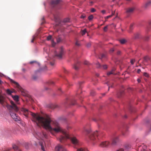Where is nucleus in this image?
<instances>
[{"label":"nucleus","instance_id":"1","mask_svg":"<svg viewBox=\"0 0 151 151\" xmlns=\"http://www.w3.org/2000/svg\"><path fill=\"white\" fill-rule=\"evenodd\" d=\"M21 110L26 117H27L29 115H31L32 121L36 123L37 125H40L48 130L52 134H54V132H62L63 135L60 136V142H63L64 140L70 138L68 133L60 127L56 121H52L48 115L45 114L43 116H40L38 114L29 111L27 109L23 108H22Z\"/></svg>","mask_w":151,"mask_h":151},{"label":"nucleus","instance_id":"2","mask_svg":"<svg viewBox=\"0 0 151 151\" xmlns=\"http://www.w3.org/2000/svg\"><path fill=\"white\" fill-rule=\"evenodd\" d=\"M10 103L11 105L8 106H7L10 115L15 121H19L20 118L19 117L17 116L16 114L13 112V110L16 112L18 111H19V109L18 107L13 101H11Z\"/></svg>","mask_w":151,"mask_h":151},{"label":"nucleus","instance_id":"3","mask_svg":"<svg viewBox=\"0 0 151 151\" xmlns=\"http://www.w3.org/2000/svg\"><path fill=\"white\" fill-rule=\"evenodd\" d=\"M35 137L37 139H41L43 137L47 138V135L46 133L42 132V133L37 132L34 134Z\"/></svg>","mask_w":151,"mask_h":151},{"label":"nucleus","instance_id":"4","mask_svg":"<svg viewBox=\"0 0 151 151\" xmlns=\"http://www.w3.org/2000/svg\"><path fill=\"white\" fill-rule=\"evenodd\" d=\"M99 146L102 147H109L111 146V143L109 141L102 142L99 144Z\"/></svg>","mask_w":151,"mask_h":151},{"label":"nucleus","instance_id":"5","mask_svg":"<svg viewBox=\"0 0 151 151\" xmlns=\"http://www.w3.org/2000/svg\"><path fill=\"white\" fill-rule=\"evenodd\" d=\"M71 140L72 143L75 146L74 147L77 148L79 144L78 140L75 137H71Z\"/></svg>","mask_w":151,"mask_h":151},{"label":"nucleus","instance_id":"6","mask_svg":"<svg viewBox=\"0 0 151 151\" xmlns=\"http://www.w3.org/2000/svg\"><path fill=\"white\" fill-rule=\"evenodd\" d=\"M10 80L12 83L14 84L15 86L18 88L19 91H20L22 93L23 92V90L19 85V84L12 79H10Z\"/></svg>","mask_w":151,"mask_h":151},{"label":"nucleus","instance_id":"7","mask_svg":"<svg viewBox=\"0 0 151 151\" xmlns=\"http://www.w3.org/2000/svg\"><path fill=\"white\" fill-rule=\"evenodd\" d=\"M98 131H96L95 132L91 133V135L89 136V138L91 140H93L96 139L98 137Z\"/></svg>","mask_w":151,"mask_h":151},{"label":"nucleus","instance_id":"8","mask_svg":"<svg viewBox=\"0 0 151 151\" xmlns=\"http://www.w3.org/2000/svg\"><path fill=\"white\" fill-rule=\"evenodd\" d=\"M135 9V8L134 6L128 8L126 9V13L128 15H129L132 14Z\"/></svg>","mask_w":151,"mask_h":151},{"label":"nucleus","instance_id":"9","mask_svg":"<svg viewBox=\"0 0 151 151\" xmlns=\"http://www.w3.org/2000/svg\"><path fill=\"white\" fill-rule=\"evenodd\" d=\"M64 53V50L63 47H61L60 52L58 54H56L55 56H56L59 59H61L62 58V56Z\"/></svg>","mask_w":151,"mask_h":151},{"label":"nucleus","instance_id":"10","mask_svg":"<svg viewBox=\"0 0 151 151\" xmlns=\"http://www.w3.org/2000/svg\"><path fill=\"white\" fill-rule=\"evenodd\" d=\"M55 151H66L64 147L60 145H58L55 148Z\"/></svg>","mask_w":151,"mask_h":151},{"label":"nucleus","instance_id":"11","mask_svg":"<svg viewBox=\"0 0 151 151\" xmlns=\"http://www.w3.org/2000/svg\"><path fill=\"white\" fill-rule=\"evenodd\" d=\"M138 150H140L141 151H150L147 148V146L144 145L139 146Z\"/></svg>","mask_w":151,"mask_h":151},{"label":"nucleus","instance_id":"12","mask_svg":"<svg viewBox=\"0 0 151 151\" xmlns=\"http://www.w3.org/2000/svg\"><path fill=\"white\" fill-rule=\"evenodd\" d=\"M118 139L117 137H114L112 140V142L111 143V145H115L118 141Z\"/></svg>","mask_w":151,"mask_h":151},{"label":"nucleus","instance_id":"13","mask_svg":"<svg viewBox=\"0 0 151 151\" xmlns=\"http://www.w3.org/2000/svg\"><path fill=\"white\" fill-rule=\"evenodd\" d=\"M60 0H55L52 1L51 2V4L52 6L54 7L59 3Z\"/></svg>","mask_w":151,"mask_h":151},{"label":"nucleus","instance_id":"14","mask_svg":"<svg viewBox=\"0 0 151 151\" xmlns=\"http://www.w3.org/2000/svg\"><path fill=\"white\" fill-rule=\"evenodd\" d=\"M151 5V1L149 0L146 2L143 5V7L145 8H147Z\"/></svg>","mask_w":151,"mask_h":151},{"label":"nucleus","instance_id":"15","mask_svg":"<svg viewBox=\"0 0 151 151\" xmlns=\"http://www.w3.org/2000/svg\"><path fill=\"white\" fill-rule=\"evenodd\" d=\"M4 98L0 95V103H1L3 106H4Z\"/></svg>","mask_w":151,"mask_h":151},{"label":"nucleus","instance_id":"16","mask_svg":"<svg viewBox=\"0 0 151 151\" xmlns=\"http://www.w3.org/2000/svg\"><path fill=\"white\" fill-rule=\"evenodd\" d=\"M12 147L15 151H21V150L16 145H13Z\"/></svg>","mask_w":151,"mask_h":151},{"label":"nucleus","instance_id":"17","mask_svg":"<svg viewBox=\"0 0 151 151\" xmlns=\"http://www.w3.org/2000/svg\"><path fill=\"white\" fill-rule=\"evenodd\" d=\"M79 63H77L75 64L73 66V68L75 70H77L79 68Z\"/></svg>","mask_w":151,"mask_h":151},{"label":"nucleus","instance_id":"18","mask_svg":"<svg viewBox=\"0 0 151 151\" xmlns=\"http://www.w3.org/2000/svg\"><path fill=\"white\" fill-rule=\"evenodd\" d=\"M14 100L17 102L19 101V97L17 95L14 96H12Z\"/></svg>","mask_w":151,"mask_h":151},{"label":"nucleus","instance_id":"19","mask_svg":"<svg viewBox=\"0 0 151 151\" xmlns=\"http://www.w3.org/2000/svg\"><path fill=\"white\" fill-rule=\"evenodd\" d=\"M140 36V34L139 33H137L134 34V38L135 39H137L139 38Z\"/></svg>","mask_w":151,"mask_h":151},{"label":"nucleus","instance_id":"20","mask_svg":"<svg viewBox=\"0 0 151 151\" xmlns=\"http://www.w3.org/2000/svg\"><path fill=\"white\" fill-rule=\"evenodd\" d=\"M124 91L123 90H122L120 91L119 93H118L117 95L118 97H120L122 95Z\"/></svg>","mask_w":151,"mask_h":151},{"label":"nucleus","instance_id":"21","mask_svg":"<svg viewBox=\"0 0 151 151\" xmlns=\"http://www.w3.org/2000/svg\"><path fill=\"white\" fill-rule=\"evenodd\" d=\"M115 70V68L113 69L111 71H109L107 73V75L108 76H109L111 74H113L114 72V71Z\"/></svg>","mask_w":151,"mask_h":151},{"label":"nucleus","instance_id":"22","mask_svg":"<svg viewBox=\"0 0 151 151\" xmlns=\"http://www.w3.org/2000/svg\"><path fill=\"white\" fill-rule=\"evenodd\" d=\"M119 41L122 44H124L126 42V40L124 39H122L120 40H119Z\"/></svg>","mask_w":151,"mask_h":151},{"label":"nucleus","instance_id":"23","mask_svg":"<svg viewBox=\"0 0 151 151\" xmlns=\"http://www.w3.org/2000/svg\"><path fill=\"white\" fill-rule=\"evenodd\" d=\"M149 60V58L148 56H145L144 58V60L146 62H147Z\"/></svg>","mask_w":151,"mask_h":151},{"label":"nucleus","instance_id":"24","mask_svg":"<svg viewBox=\"0 0 151 151\" xmlns=\"http://www.w3.org/2000/svg\"><path fill=\"white\" fill-rule=\"evenodd\" d=\"M114 14V12L112 13L111 15L108 16L106 17L105 18V19H109V18L111 17Z\"/></svg>","mask_w":151,"mask_h":151},{"label":"nucleus","instance_id":"25","mask_svg":"<svg viewBox=\"0 0 151 151\" xmlns=\"http://www.w3.org/2000/svg\"><path fill=\"white\" fill-rule=\"evenodd\" d=\"M133 24H132L130 25V26L129 27V32H131L132 30L133 29Z\"/></svg>","mask_w":151,"mask_h":151},{"label":"nucleus","instance_id":"26","mask_svg":"<svg viewBox=\"0 0 151 151\" xmlns=\"http://www.w3.org/2000/svg\"><path fill=\"white\" fill-rule=\"evenodd\" d=\"M77 151H88V150L86 149H83V148H80L78 149Z\"/></svg>","mask_w":151,"mask_h":151},{"label":"nucleus","instance_id":"27","mask_svg":"<svg viewBox=\"0 0 151 151\" xmlns=\"http://www.w3.org/2000/svg\"><path fill=\"white\" fill-rule=\"evenodd\" d=\"M86 32L87 31L86 29H84L83 30H81V34L82 35H84Z\"/></svg>","mask_w":151,"mask_h":151},{"label":"nucleus","instance_id":"28","mask_svg":"<svg viewBox=\"0 0 151 151\" xmlns=\"http://www.w3.org/2000/svg\"><path fill=\"white\" fill-rule=\"evenodd\" d=\"M107 85L109 86L108 90V91L109 90V88H110V87L111 88H112L113 87V83H111L109 84H108Z\"/></svg>","mask_w":151,"mask_h":151},{"label":"nucleus","instance_id":"29","mask_svg":"<svg viewBox=\"0 0 151 151\" xmlns=\"http://www.w3.org/2000/svg\"><path fill=\"white\" fill-rule=\"evenodd\" d=\"M40 145L41 146V149H42V150L43 151H45V148H44V146L43 145V143H42V142H41L40 143Z\"/></svg>","mask_w":151,"mask_h":151},{"label":"nucleus","instance_id":"30","mask_svg":"<svg viewBox=\"0 0 151 151\" xmlns=\"http://www.w3.org/2000/svg\"><path fill=\"white\" fill-rule=\"evenodd\" d=\"M93 16L91 15L88 17V19L89 20L91 21L93 19Z\"/></svg>","mask_w":151,"mask_h":151},{"label":"nucleus","instance_id":"31","mask_svg":"<svg viewBox=\"0 0 151 151\" xmlns=\"http://www.w3.org/2000/svg\"><path fill=\"white\" fill-rule=\"evenodd\" d=\"M85 131L87 133H90L91 131V130L90 129H85Z\"/></svg>","mask_w":151,"mask_h":151},{"label":"nucleus","instance_id":"32","mask_svg":"<svg viewBox=\"0 0 151 151\" xmlns=\"http://www.w3.org/2000/svg\"><path fill=\"white\" fill-rule=\"evenodd\" d=\"M6 92L8 94H11L13 92L9 89H8L6 90Z\"/></svg>","mask_w":151,"mask_h":151},{"label":"nucleus","instance_id":"33","mask_svg":"<svg viewBox=\"0 0 151 151\" xmlns=\"http://www.w3.org/2000/svg\"><path fill=\"white\" fill-rule=\"evenodd\" d=\"M57 106L54 105L52 104L50 105V107L52 109H54L57 107Z\"/></svg>","mask_w":151,"mask_h":151},{"label":"nucleus","instance_id":"34","mask_svg":"<svg viewBox=\"0 0 151 151\" xmlns=\"http://www.w3.org/2000/svg\"><path fill=\"white\" fill-rule=\"evenodd\" d=\"M69 21V19L68 18L65 19L63 20V22H67Z\"/></svg>","mask_w":151,"mask_h":151},{"label":"nucleus","instance_id":"35","mask_svg":"<svg viewBox=\"0 0 151 151\" xmlns=\"http://www.w3.org/2000/svg\"><path fill=\"white\" fill-rule=\"evenodd\" d=\"M106 54H102L101 55V59H102L104 58H106Z\"/></svg>","mask_w":151,"mask_h":151},{"label":"nucleus","instance_id":"36","mask_svg":"<svg viewBox=\"0 0 151 151\" xmlns=\"http://www.w3.org/2000/svg\"><path fill=\"white\" fill-rule=\"evenodd\" d=\"M101 68H103V69H105L107 68V66L106 65H104L101 66Z\"/></svg>","mask_w":151,"mask_h":151},{"label":"nucleus","instance_id":"37","mask_svg":"<svg viewBox=\"0 0 151 151\" xmlns=\"http://www.w3.org/2000/svg\"><path fill=\"white\" fill-rule=\"evenodd\" d=\"M96 66L97 68H101V65L99 63H98L96 64Z\"/></svg>","mask_w":151,"mask_h":151},{"label":"nucleus","instance_id":"38","mask_svg":"<svg viewBox=\"0 0 151 151\" xmlns=\"http://www.w3.org/2000/svg\"><path fill=\"white\" fill-rule=\"evenodd\" d=\"M143 75L147 77H149V74L147 73H143Z\"/></svg>","mask_w":151,"mask_h":151},{"label":"nucleus","instance_id":"39","mask_svg":"<svg viewBox=\"0 0 151 151\" xmlns=\"http://www.w3.org/2000/svg\"><path fill=\"white\" fill-rule=\"evenodd\" d=\"M75 45L78 46H79L80 45V44L78 41H77L75 43Z\"/></svg>","mask_w":151,"mask_h":151},{"label":"nucleus","instance_id":"40","mask_svg":"<svg viewBox=\"0 0 151 151\" xmlns=\"http://www.w3.org/2000/svg\"><path fill=\"white\" fill-rule=\"evenodd\" d=\"M61 40V39L60 37H58L57 39V41L58 43L60 42Z\"/></svg>","mask_w":151,"mask_h":151},{"label":"nucleus","instance_id":"41","mask_svg":"<svg viewBox=\"0 0 151 151\" xmlns=\"http://www.w3.org/2000/svg\"><path fill=\"white\" fill-rule=\"evenodd\" d=\"M108 28V26H106L104 28V31L106 32L107 31Z\"/></svg>","mask_w":151,"mask_h":151},{"label":"nucleus","instance_id":"42","mask_svg":"<svg viewBox=\"0 0 151 151\" xmlns=\"http://www.w3.org/2000/svg\"><path fill=\"white\" fill-rule=\"evenodd\" d=\"M52 36L51 35H49L47 37V40H49L51 39Z\"/></svg>","mask_w":151,"mask_h":151},{"label":"nucleus","instance_id":"43","mask_svg":"<svg viewBox=\"0 0 151 151\" xmlns=\"http://www.w3.org/2000/svg\"><path fill=\"white\" fill-rule=\"evenodd\" d=\"M84 64L86 65H88L89 64V63L88 61L85 60L84 62Z\"/></svg>","mask_w":151,"mask_h":151},{"label":"nucleus","instance_id":"44","mask_svg":"<svg viewBox=\"0 0 151 151\" xmlns=\"http://www.w3.org/2000/svg\"><path fill=\"white\" fill-rule=\"evenodd\" d=\"M96 11V10L95 9H94L93 8H92L91 9V12H95Z\"/></svg>","mask_w":151,"mask_h":151},{"label":"nucleus","instance_id":"45","mask_svg":"<svg viewBox=\"0 0 151 151\" xmlns=\"http://www.w3.org/2000/svg\"><path fill=\"white\" fill-rule=\"evenodd\" d=\"M135 61V60L134 59H132L131 60L130 62L131 63V64L133 65L134 64V63Z\"/></svg>","mask_w":151,"mask_h":151},{"label":"nucleus","instance_id":"46","mask_svg":"<svg viewBox=\"0 0 151 151\" xmlns=\"http://www.w3.org/2000/svg\"><path fill=\"white\" fill-rule=\"evenodd\" d=\"M12 149L11 148H8L4 150V151H10V150Z\"/></svg>","mask_w":151,"mask_h":151},{"label":"nucleus","instance_id":"47","mask_svg":"<svg viewBox=\"0 0 151 151\" xmlns=\"http://www.w3.org/2000/svg\"><path fill=\"white\" fill-rule=\"evenodd\" d=\"M149 37L148 36H146L145 38V40L146 41H147L149 40Z\"/></svg>","mask_w":151,"mask_h":151},{"label":"nucleus","instance_id":"48","mask_svg":"<svg viewBox=\"0 0 151 151\" xmlns=\"http://www.w3.org/2000/svg\"><path fill=\"white\" fill-rule=\"evenodd\" d=\"M91 45V43L90 42L88 43L87 44L86 46L87 47H90Z\"/></svg>","mask_w":151,"mask_h":151},{"label":"nucleus","instance_id":"49","mask_svg":"<svg viewBox=\"0 0 151 151\" xmlns=\"http://www.w3.org/2000/svg\"><path fill=\"white\" fill-rule=\"evenodd\" d=\"M116 151H124V150L122 148H120L117 150Z\"/></svg>","mask_w":151,"mask_h":151},{"label":"nucleus","instance_id":"50","mask_svg":"<svg viewBox=\"0 0 151 151\" xmlns=\"http://www.w3.org/2000/svg\"><path fill=\"white\" fill-rule=\"evenodd\" d=\"M35 36H33V37L32 39V40H31V42H33L34 41V40L35 39Z\"/></svg>","mask_w":151,"mask_h":151},{"label":"nucleus","instance_id":"51","mask_svg":"<svg viewBox=\"0 0 151 151\" xmlns=\"http://www.w3.org/2000/svg\"><path fill=\"white\" fill-rule=\"evenodd\" d=\"M101 12L103 14H104L106 13V11L105 10H103L101 11Z\"/></svg>","mask_w":151,"mask_h":151},{"label":"nucleus","instance_id":"52","mask_svg":"<svg viewBox=\"0 0 151 151\" xmlns=\"http://www.w3.org/2000/svg\"><path fill=\"white\" fill-rule=\"evenodd\" d=\"M86 17V16L84 14H83V15H82L81 16V18H84L85 17Z\"/></svg>","mask_w":151,"mask_h":151},{"label":"nucleus","instance_id":"53","mask_svg":"<svg viewBox=\"0 0 151 151\" xmlns=\"http://www.w3.org/2000/svg\"><path fill=\"white\" fill-rule=\"evenodd\" d=\"M50 84H54V82L52 81H49V83Z\"/></svg>","mask_w":151,"mask_h":151},{"label":"nucleus","instance_id":"54","mask_svg":"<svg viewBox=\"0 0 151 151\" xmlns=\"http://www.w3.org/2000/svg\"><path fill=\"white\" fill-rule=\"evenodd\" d=\"M141 72V70L140 69H138L137 70V72L138 73H139L140 72Z\"/></svg>","mask_w":151,"mask_h":151},{"label":"nucleus","instance_id":"55","mask_svg":"<svg viewBox=\"0 0 151 151\" xmlns=\"http://www.w3.org/2000/svg\"><path fill=\"white\" fill-rule=\"evenodd\" d=\"M22 70L23 72H25V71H26V69L24 68H22Z\"/></svg>","mask_w":151,"mask_h":151},{"label":"nucleus","instance_id":"56","mask_svg":"<svg viewBox=\"0 0 151 151\" xmlns=\"http://www.w3.org/2000/svg\"><path fill=\"white\" fill-rule=\"evenodd\" d=\"M149 24L150 26L151 27V20L149 21Z\"/></svg>","mask_w":151,"mask_h":151},{"label":"nucleus","instance_id":"57","mask_svg":"<svg viewBox=\"0 0 151 151\" xmlns=\"http://www.w3.org/2000/svg\"><path fill=\"white\" fill-rule=\"evenodd\" d=\"M137 81L138 83H140L141 81V80L139 79H137Z\"/></svg>","mask_w":151,"mask_h":151},{"label":"nucleus","instance_id":"58","mask_svg":"<svg viewBox=\"0 0 151 151\" xmlns=\"http://www.w3.org/2000/svg\"><path fill=\"white\" fill-rule=\"evenodd\" d=\"M48 89V88L47 87H45L44 88V89L45 90H47Z\"/></svg>","mask_w":151,"mask_h":151},{"label":"nucleus","instance_id":"59","mask_svg":"<svg viewBox=\"0 0 151 151\" xmlns=\"http://www.w3.org/2000/svg\"><path fill=\"white\" fill-rule=\"evenodd\" d=\"M52 42H53V41H52ZM55 43L54 42H52V45L53 46H54L55 45Z\"/></svg>","mask_w":151,"mask_h":151},{"label":"nucleus","instance_id":"60","mask_svg":"<svg viewBox=\"0 0 151 151\" xmlns=\"http://www.w3.org/2000/svg\"><path fill=\"white\" fill-rule=\"evenodd\" d=\"M35 61H31V62H30V63L31 64H32V63H35Z\"/></svg>","mask_w":151,"mask_h":151},{"label":"nucleus","instance_id":"61","mask_svg":"<svg viewBox=\"0 0 151 151\" xmlns=\"http://www.w3.org/2000/svg\"><path fill=\"white\" fill-rule=\"evenodd\" d=\"M50 64L51 65H53L54 64V63H53L50 62Z\"/></svg>","mask_w":151,"mask_h":151},{"label":"nucleus","instance_id":"62","mask_svg":"<svg viewBox=\"0 0 151 151\" xmlns=\"http://www.w3.org/2000/svg\"><path fill=\"white\" fill-rule=\"evenodd\" d=\"M110 51H111L112 52H113L114 51V50L113 49H111V50H110Z\"/></svg>","mask_w":151,"mask_h":151},{"label":"nucleus","instance_id":"63","mask_svg":"<svg viewBox=\"0 0 151 151\" xmlns=\"http://www.w3.org/2000/svg\"><path fill=\"white\" fill-rule=\"evenodd\" d=\"M90 3L91 4V5H92V4L93 3V2L92 1H91V2H90Z\"/></svg>","mask_w":151,"mask_h":151},{"label":"nucleus","instance_id":"64","mask_svg":"<svg viewBox=\"0 0 151 151\" xmlns=\"http://www.w3.org/2000/svg\"><path fill=\"white\" fill-rule=\"evenodd\" d=\"M120 51H118V52H117V54L118 55H119L120 54Z\"/></svg>","mask_w":151,"mask_h":151}]
</instances>
